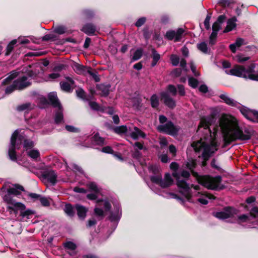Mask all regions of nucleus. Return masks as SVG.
Wrapping results in <instances>:
<instances>
[{
    "label": "nucleus",
    "instance_id": "f257e3e1",
    "mask_svg": "<svg viewBox=\"0 0 258 258\" xmlns=\"http://www.w3.org/2000/svg\"><path fill=\"white\" fill-rule=\"evenodd\" d=\"M219 127L222 134L223 144L225 148L237 141L245 142L250 140L254 135L255 131L250 127L242 128L233 119L223 114L219 120Z\"/></svg>",
    "mask_w": 258,
    "mask_h": 258
},
{
    "label": "nucleus",
    "instance_id": "f03ea898",
    "mask_svg": "<svg viewBox=\"0 0 258 258\" xmlns=\"http://www.w3.org/2000/svg\"><path fill=\"white\" fill-rule=\"evenodd\" d=\"M214 120V116L210 115L208 116H203L201 118L198 129L203 127L205 130H208L209 136H205L203 138L205 140L209 141L208 143L203 142L202 147L203 149V152L211 155L212 156L217 151H218V144L217 142V135L218 131V126H215L213 128L212 132L210 128V126L212 124Z\"/></svg>",
    "mask_w": 258,
    "mask_h": 258
},
{
    "label": "nucleus",
    "instance_id": "7ed1b4c3",
    "mask_svg": "<svg viewBox=\"0 0 258 258\" xmlns=\"http://www.w3.org/2000/svg\"><path fill=\"white\" fill-rule=\"evenodd\" d=\"M230 74L236 77L258 81V64L255 63L245 66L236 64L230 70Z\"/></svg>",
    "mask_w": 258,
    "mask_h": 258
},
{
    "label": "nucleus",
    "instance_id": "20e7f679",
    "mask_svg": "<svg viewBox=\"0 0 258 258\" xmlns=\"http://www.w3.org/2000/svg\"><path fill=\"white\" fill-rule=\"evenodd\" d=\"M192 176L195 177L198 182L209 189L218 190L225 188V186L219 184L222 181V177L220 175L212 177L209 175H200L194 170L190 171Z\"/></svg>",
    "mask_w": 258,
    "mask_h": 258
},
{
    "label": "nucleus",
    "instance_id": "39448f33",
    "mask_svg": "<svg viewBox=\"0 0 258 258\" xmlns=\"http://www.w3.org/2000/svg\"><path fill=\"white\" fill-rule=\"evenodd\" d=\"M180 128L174 124L171 120L168 121L165 124L159 125L158 131L161 133H164L172 136H176Z\"/></svg>",
    "mask_w": 258,
    "mask_h": 258
},
{
    "label": "nucleus",
    "instance_id": "423d86ee",
    "mask_svg": "<svg viewBox=\"0 0 258 258\" xmlns=\"http://www.w3.org/2000/svg\"><path fill=\"white\" fill-rule=\"evenodd\" d=\"M239 211L231 206H226L223 208V211L217 212L213 215L220 220H225L230 218H233L238 213Z\"/></svg>",
    "mask_w": 258,
    "mask_h": 258
},
{
    "label": "nucleus",
    "instance_id": "0eeeda50",
    "mask_svg": "<svg viewBox=\"0 0 258 258\" xmlns=\"http://www.w3.org/2000/svg\"><path fill=\"white\" fill-rule=\"evenodd\" d=\"M238 108L246 118L253 122L258 123V111L250 109L245 106H239Z\"/></svg>",
    "mask_w": 258,
    "mask_h": 258
},
{
    "label": "nucleus",
    "instance_id": "6e6552de",
    "mask_svg": "<svg viewBox=\"0 0 258 258\" xmlns=\"http://www.w3.org/2000/svg\"><path fill=\"white\" fill-rule=\"evenodd\" d=\"M160 95L161 101L164 103L165 106L171 109H174L176 107V101L170 97L167 92H162L160 93Z\"/></svg>",
    "mask_w": 258,
    "mask_h": 258
},
{
    "label": "nucleus",
    "instance_id": "1a4fd4ad",
    "mask_svg": "<svg viewBox=\"0 0 258 258\" xmlns=\"http://www.w3.org/2000/svg\"><path fill=\"white\" fill-rule=\"evenodd\" d=\"M41 176L43 179L47 180L52 185H55L57 182V175L53 170L44 171Z\"/></svg>",
    "mask_w": 258,
    "mask_h": 258
},
{
    "label": "nucleus",
    "instance_id": "9d476101",
    "mask_svg": "<svg viewBox=\"0 0 258 258\" xmlns=\"http://www.w3.org/2000/svg\"><path fill=\"white\" fill-rule=\"evenodd\" d=\"M11 194H9L7 189L6 194L3 197V201L9 205H12L15 207L24 208L25 204L21 202H16L13 199Z\"/></svg>",
    "mask_w": 258,
    "mask_h": 258
},
{
    "label": "nucleus",
    "instance_id": "9b49d317",
    "mask_svg": "<svg viewBox=\"0 0 258 258\" xmlns=\"http://www.w3.org/2000/svg\"><path fill=\"white\" fill-rule=\"evenodd\" d=\"M27 79L28 78L27 76H23L20 78L14 81V83L15 84L17 90H23L31 85V82L29 81L26 82Z\"/></svg>",
    "mask_w": 258,
    "mask_h": 258
},
{
    "label": "nucleus",
    "instance_id": "f8f14e48",
    "mask_svg": "<svg viewBox=\"0 0 258 258\" xmlns=\"http://www.w3.org/2000/svg\"><path fill=\"white\" fill-rule=\"evenodd\" d=\"M75 209L79 219L80 220L84 221L87 216V213L88 211V208L82 205L77 204L75 205Z\"/></svg>",
    "mask_w": 258,
    "mask_h": 258
},
{
    "label": "nucleus",
    "instance_id": "ddd939ff",
    "mask_svg": "<svg viewBox=\"0 0 258 258\" xmlns=\"http://www.w3.org/2000/svg\"><path fill=\"white\" fill-rule=\"evenodd\" d=\"M15 136H13L12 140V145H11V147L9 149L8 154L10 159L13 161H17V156L16 154V149H19V147H17L15 146Z\"/></svg>",
    "mask_w": 258,
    "mask_h": 258
},
{
    "label": "nucleus",
    "instance_id": "4468645a",
    "mask_svg": "<svg viewBox=\"0 0 258 258\" xmlns=\"http://www.w3.org/2000/svg\"><path fill=\"white\" fill-rule=\"evenodd\" d=\"M49 104L54 108L60 109L61 108V105L58 99L56 94L55 92H51L48 95Z\"/></svg>",
    "mask_w": 258,
    "mask_h": 258
},
{
    "label": "nucleus",
    "instance_id": "2eb2a0df",
    "mask_svg": "<svg viewBox=\"0 0 258 258\" xmlns=\"http://www.w3.org/2000/svg\"><path fill=\"white\" fill-rule=\"evenodd\" d=\"M7 189L9 194L17 197L21 195V191H25L24 187L22 185L17 183L14 184L13 187H9Z\"/></svg>",
    "mask_w": 258,
    "mask_h": 258
},
{
    "label": "nucleus",
    "instance_id": "dca6fc26",
    "mask_svg": "<svg viewBox=\"0 0 258 258\" xmlns=\"http://www.w3.org/2000/svg\"><path fill=\"white\" fill-rule=\"evenodd\" d=\"M81 30L88 35H94L96 30V27L92 23H88L83 26Z\"/></svg>",
    "mask_w": 258,
    "mask_h": 258
},
{
    "label": "nucleus",
    "instance_id": "f3484780",
    "mask_svg": "<svg viewBox=\"0 0 258 258\" xmlns=\"http://www.w3.org/2000/svg\"><path fill=\"white\" fill-rule=\"evenodd\" d=\"M111 85L109 84H100L96 85V88L98 90L101 91V96L107 97L110 92Z\"/></svg>",
    "mask_w": 258,
    "mask_h": 258
},
{
    "label": "nucleus",
    "instance_id": "a211bd4d",
    "mask_svg": "<svg viewBox=\"0 0 258 258\" xmlns=\"http://www.w3.org/2000/svg\"><path fill=\"white\" fill-rule=\"evenodd\" d=\"M13 136H15V146L20 148V145L22 143V141H24L25 140L24 136L22 135L19 134V131L18 130H15L12 135L11 138V145H12V140Z\"/></svg>",
    "mask_w": 258,
    "mask_h": 258
},
{
    "label": "nucleus",
    "instance_id": "6ab92c4d",
    "mask_svg": "<svg viewBox=\"0 0 258 258\" xmlns=\"http://www.w3.org/2000/svg\"><path fill=\"white\" fill-rule=\"evenodd\" d=\"M237 19L235 17H233L228 19L227 22V26L223 30V33H225L229 32L234 29L236 26V24L235 23Z\"/></svg>",
    "mask_w": 258,
    "mask_h": 258
},
{
    "label": "nucleus",
    "instance_id": "aec40b11",
    "mask_svg": "<svg viewBox=\"0 0 258 258\" xmlns=\"http://www.w3.org/2000/svg\"><path fill=\"white\" fill-rule=\"evenodd\" d=\"M20 211V216L23 218H26L27 219L31 218V216L35 214V211L31 209L26 210V206L24 208H18Z\"/></svg>",
    "mask_w": 258,
    "mask_h": 258
},
{
    "label": "nucleus",
    "instance_id": "412c9836",
    "mask_svg": "<svg viewBox=\"0 0 258 258\" xmlns=\"http://www.w3.org/2000/svg\"><path fill=\"white\" fill-rule=\"evenodd\" d=\"M219 98L222 99L224 103L231 106H237V105L239 104L237 101H234L233 99L227 96L226 94H221L219 95Z\"/></svg>",
    "mask_w": 258,
    "mask_h": 258
},
{
    "label": "nucleus",
    "instance_id": "4be33fe9",
    "mask_svg": "<svg viewBox=\"0 0 258 258\" xmlns=\"http://www.w3.org/2000/svg\"><path fill=\"white\" fill-rule=\"evenodd\" d=\"M75 207L70 203H67L64 205L63 211L69 217L72 218L75 215Z\"/></svg>",
    "mask_w": 258,
    "mask_h": 258
},
{
    "label": "nucleus",
    "instance_id": "5701e85b",
    "mask_svg": "<svg viewBox=\"0 0 258 258\" xmlns=\"http://www.w3.org/2000/svg\"><path fill=\"white\" fill-rule=\"evenodd\" d=\"M130 136L134 140L138 139L139 137L143 139H145L146 137V135L136 126L134 127V131L130 134Z\"/></svg>",
    "mask_w": 258,
    "mask_h": 258
},
{
    "label": "nucleus",
    "instance_id": "b1692460",
    "mask_svg": "<svg viewBox=\"0 0 258 258\" xmlns=\"http://www.w3.org/2000/svg\"><path fill=\"white\" fill-rule=\"evenodd\" d=\"M177 187L180 189V190L184 191H190V188L188 183L183 179L178 180L176 183Z\"/></svg>",
    "mask_w": 258,
    "mask_h": 258
},
{
    "label": "nucleus",
    "instance_id": "393cba45",
    "mask_svg": "<svg viewBox=\"0 0 258 258\" xmlns=\"http://www.w3.org/2000/svg\"><path fill=\"white\" fill-rule=\"evenodd\" d=\"M173 184V180L169 173H166L165 174L164 179L163 180V188L170 187Z\"/></svg>",
    "mask_w": 258,
    "mask_h": 258
},
{
    "label": "nucleus",
    "instance_id": "a878e982",
    "mask_svg": "<svg viewBox=\"0 0 258 258\" xmlns=\"http://www.w3.org/2000/svg\"><path fill=\"white\" fill-rule=\"evenodd\" d=\"M151 57L152 58L153 60L151 66L152 67H154L157 65L158 61L161 58L160 55L157 52L155 48L152 49Z\"/></svg>",
    "mask_w": 258,
    "mask_h": 258
},
{
    "label": "nucleus",
    "instance_id": "bb28decb",
    "mask_svg": "<svg viewBox=\"0 0 258 258\" xmlns=\"http://www.w3.org/2000/svg\"><path fill=\"white\" fill-rule=\"evenodd\" d=\"M92 140L97 145L102 146L106 144L104 138L100 137L98 133L92 137Z\"/></svg>",
    "mask_w": 258,
    "mask_h": 258
},
{
    "label": "nucleus",
    "instance_id": "cd10ccee",
    "mask_svg": "<svg viewBox=\"0 0 258 258\" xmlns=\"http://www.w3.org/2000/svg\"><path fill=\"white\" fill-rule=\"evenodd\" d=\"M63 119V115L62 112V107L56 112L55 115L54 121L56 124H59L61 122Z\"/></svg>",
    "mask_w": 258,
    "mask_h": 258
},
{
    "label": "nucleus",
    "instance_id": "c85d7f7f",
    "mask_svg": "<svg viewBox=\"0 0 258 258\" xmlns=\"http://www.w3.org/2000/svg\"><path fill=\"white\" fill-rule=\"evenodd\" d=\"M87 67L78 63H75L74 66V70L78 74H83L86 72Z\"/></svg>",
    "mask_w": 258,
    "mask_h": 258
},
{
    "label": "nucleus",
    "instance_id": "c756f323",
    "mask_svg": "<svg viewBox=\"0 0 258 258\" xmlns=\"http://www.w3.org/2000/svg\"><path fill=\"white\" fill-rule=\"evenodd\" d=\"M27 155L34 160L40 158V153L38 150L32 149L27 152Z\"/></svg>",
    "mask_w": 258,
    "mask_h": 258
},
{
    "label": "nucleus",
    "instance_id": "7c9ffc66",
    "mask_svg": "<svg viewBox=\"0 0 258 258\" xmlns=\"http://www.w3.org/2000/svg\"><path fill=\"white\" fill-rule=\"evenodd\" d=\"M150 180L153 183L159 185L160 187L162 188L163 179L162 178V176L161 175L157 176H152L150 177Z\"/></svg>",
    "mask_w": 258,
    "mask_h": 258
},
{
    "label": "nucleus",
    "instance_id": "2f4dec72",
    "mask_svg": "<svg viewBox=\"0 0 258 258\" xmlns=\"http://www.w3.org/2000/svg\"><path fill=\"white\" fill-rule=\"evenodd\" d=\"M59 84L60 88L62 91L69 93L72 92L73 89L71 88V86L68 82L62 81L60 82Z\"/></svg>",
    "mask_w": 258,
    "mask_h": 258
},
{
    "label": "nucleus",
    "instance_id": "473e14b6",
    "mask_svg": "<svg viewBox=\"0 0 258 258\" xmlns=\"http://www.w3.org/2000/svg\"><path fill=\"white\" fill-rule=\"evenodd\" d=\"M151 105L153 108H157L159 105V101L156 94H153L150 98Z\"/></svg>",
    "mask_w": 258,
    "mask_h": 258
},
{
    "label": "nucleus",
    "instance_id": "72a5a7b5",
    "mask_svg": "<svg viewBox=\"0 0 258 258\" xmlns=\"http://www.w3.org/2000/svg\"><path fill=\"white\" fill-rule=\"evenodd\" d=\"M198 49L205 54L209 53L208 52V48L207 44L205 42L198 43L197 44Z\"/></svg>",
    "mask_w": 258,
    "mask_h": 258
},
{
    "label": "nucleus",
    "instance_id": "f704fd0d",
    "mask_svg": "<svg viewBox=\"0 0 258 258\" xmlns=\"http://www.w3.org/2000/svg\"><path fill=\"white\" fill-rule=\"evenodd\" d=\"M17 40L16 39H14L9 43L6 48V52L5 53L6 55H8L11 53L13 50L14 46L17 43Z\"/></svg>",
    "mask_w": 258,
    "mask_h": 258
},
{
    "label": "nucleus",
    "instance_id": "c9c22d12",
    "mask_svg": "<svg viewBox=\"0 0 258 258\" xmlns=\"http://www.w3.org/2000/svg\"><path fill=\"white\" fill-rule=\"evenodd\" d=\"M31 109V103H26L25 104H23L20 105H18L17 107V111L19 112L23 111H28Z\"/></svg>",
    "mask_w": 258,
    "mask_h": 258
},
{
    "label": "nucleus",
    "instance_id": "e433bc0d",
    "mask_svg": "<svg viewBox=\"0 0 258 258\" xmlns=\"http://www.w3.org/2000/svg\"><path fill=\"white\" fill-rule=\"evenodd\" d=\"M143 49L142 48L137 49L134 53L132 58L133 61L138 60L140 59L143 55Z\"/></svg>",
    "mask_w": 258,
    "mask_h": 258
},
{
    "label": "nucleus",
    "instance_id": "4c0bfd02",
    "mask_svg": "<svg viewBox=\"0 0 258 258\" xmlns=\"http://www.w3.org/2000/svg\"><path fill=\"white\" fill-rule=\"evenodd\" d=\"M87 186L90 191H94L95 194L100 192L99 189L98 188L97 185L94 182H90L87 184Z\"/></svg>",
    "mask_w": 258,
    "mask_h": 258
},
{
    "label": "nucleus",
    "instance_id": "58836bf2",
    "mask_svg": "<svg viewBox=\"0 0 258 258\" xmlns=\"http://www.w3.org/2000/svg\"><path fill=\"white\" fill-rule=\"evenodd\" d=\"M94 213L95 215L98 217L99 220H102L105 216L103 211L99 208H94Z\"/></svg>",
    "mask_w": 258,
    "mask_h": 258
},
{
    "label": "nucleus",
    "instance_id": "ea45409f",
    "mask_svg": "<svg viewBox=\"0 0 258 258\" xmlns=\"http://www.w3.org/2000/svg\"><path fill=\"white\" fill-rule=\"evenodd\" d=\"M142 100L140 98H133L132 99V103L133 107H135L137 109L139 110L142 107Z\"/></svg>",
    "mask_w": 258,
    "mask_h": 258
},
{
    "label": "nucleus",
    "instance_id": "a19ab883",
    "mask_svg": "<svg viewBox=\"0 0 258 258\" xmlns=\"http://www.w3.org/2000/svg\"><path fill=\"white\" fill-rule=\"evenodd\" d=\"M114 132L117 134H122L127 132V128L126 125H121L115 127L113 129Z\"/></svg>",
    "mask_w": 258,
    "mask_h": 258
},
{
    "label": "nucleus",
    "instance_id": "79ce46f5",
    "mask_svg": "<svg viewBox=\"0 0 258 258\" xmlns=\"http://www.w3.org/2000/svg\"><path fill=\"white\" fill-rule=\"evenodd\" d=\"M34 145V142L30 139H25L24 140L23 146L26 150L33 148Z\"/></svg>",
    "mask_w": 258,
    "mask_h": 258
},
{
    "label": "nucleus",
    "instance_id": "37998d69",
    "mask_svg": "<svg viewBox=\"0 0 258 258\" xmlns=\"http://www.w3.org/2000/svg\"><path fill=\"white\" fill-rule=\"evenodd\" d=\"M76 93L77 94V96L78 98H80L83 100H88V99L86 98V92L82 88H79L78 90L76 91Z\"/></svg>",
    "mask_w": 258,
    "mask_h": 258
},
{
    "label": "nucleus",
    "instance_id": "c03bdc74",
    "mask_svg": "<svg viewBox=\"0 0 258 258\" xmlns=\"http://www.w3.org/2000/svg\"><path fill=\"white\" fill-rule=\"evenodd\" d=\"M197 164L196 160L191 159L186 164V167L189 170H192L197 167Z\"/></svg>",
    "mask_w": 258,
    "mask_h": 258
},
{
    "label": "nucleus",
    "instance_id": "a18cd8bd",
    "mask_svg": "<svg viewBox=\"0 0 258 258\" xmlns=\"http://www.w3.org/2000/svg\"><path fill=\"white\" fill-rule=\"evenodd\" d=\"M168 93H170L172 96H175L177 93V90L175 86L173 85H168L167 87Z\"/></svg>",
    "mask_w": 258,
    "mask_h": 258
},
{
    "label": "nucleus",
    "instance_id": "49530a36",
    "mask_svg": "<svg viewBox=\"0 0 258 258\" xmlns=\"http://www.w3.org/2000/svg\"><path fill=\"white\" fill-rule=\"evenodd\" d=\"M17 76V73H15L11 74L8 77H7L5 79L3 80V85H7L10 83L13 79L16 78Z\"/></svg>",
    "mask_w": 258,
    "mask_h": 258
},
{
    "label": "nucleus",
    "instance_id": "de8ad7c7",
    "mask_svg": "<svg viewBox=\"0 0 258 258\" xmlns=\"http://www.w3.org/2000/svg\"><path fill=\"white\" fill-rule=\"evenodd\" d=\"M56 39V37L55 35L52 34H48L44 35L42 38V40L43 41H54Z\"/></svg>",
    "mask_w": 258,
    "mask_h": 258
},
{
    "label": "nucleus",
    "instance_id": "09e8293b",
    "mask_svg": "<svg viewBox=\"0 0 258 258\" xmlns=\"http://www.w3.org/2000/svg\"><path fill=\"white\" fill-rule=\"evenodd\" d=\"M66 27L62 25L58 26L55 27L54 30V32L55 33L61 35L66 33Z\"/></svg>",
    "mask_w": 258,
    "mask_h": 258
},
{
    "label": "nucleus",
    "instance_id": "8fccbe9b",
    "mask_svg": "<svg viewBox=\"0 0 258 258\" xmlns=\"http://www.w3.org/2000/svg\"><path fill=\"white\" fill-rule=\"evenodd\" d=\"M83 15L88 19H91L94 17V12L89 9H85L82 11Z\"/></svg>",
    "mask_w": 258,
    "mask_h": 258
},
{
    "label": "nucleus",
    "instance_id": "3c124183",
    "mask_svg": "<svg viewBox=\"0 0 258 258\" xmlns=\"http://www.w3.org/2000/svg\"><path fill=\"white\" fill-rule=\"evenodd\" d=\"M188 85L192 88H196L199 84V81L197 79L190 77L188 79Z\"/></svg>",
    "mask_w": 258,
    "mask_h": 258
},
{
    "label": "nucleus",
    "instance_id": "603ef678",
    "mask_svg": "<svg viewBox=\"0 0 258 258\" xmlns=\"http://www.w3.org/2000/svg\"><path fill=\"white\" fill-rule=\"evenodd\" d=\"M184 33V30L182 28H178L176 32H175L176 36L174 40L175 42H178L180 40L182 35Z\"/></svg>",
    "mask_w": 258,
    "mask_h": 258
},
{
    "label": "nucleus",
    "instance_id": "864d4df0",
    "mask_svg": "<svg viewBox=\"0 0 258 258\" xmlns=\"http://www.w3.org/2000/svg\"><path fill=\"white\" fill-rule=\"evenodd\" d=\"M171 63L173 66H177L179 63V57L175 54H172L170 57Z\"/></svg>",
    "mask_w": 258,
    "mask_h": 258
},
{
    "label": "nucleus",
    "instance_id": "5fc2aeb1",
    "mask_svg": "<svg viewBox=\"0 0 258 258\" xmlns=\"http://www.w3.org/2000/svg\"><path fill=\"white\" fill-rule=\"evenodd\" d=\"M64 246L66 248L74 250L77 248V246L75 243L72 241H68L64 244Z\"/></svg>",
    "mask_w": 258,
    "mask_h": 258
},
{
    "label": "nucleus",
    "instance_id": "6e6d98bb",
    "mask_svg": "<svg viewBox=\"0 0 258 258\" xmlns=\"http://www.w3.org/2000/svg\"><path fill=\"white\" fill-rule=\"evenodd\" d=\"M176 33L173 30H169L166 32L165 37L169 40L175 39Z\"/></svg>",
    "mask_w": 258,
    "mask_h": 258
},
{
    "label": "nucleus",
    "instance_id": "4d7b16f0",
    "mask_svg": "<svg viewBox=\"0 0 258 258\" xmlns=\"http://www.w3.org/2000/svg\"><path fill=\"white\" fill-rule=\"evenodd\" d=\"M15 90H17L15 84L13 82L11 85L7 86L5 90V93L6 94H10L14 92Z\"/></svg>",
    "mask_w": 258,
    "mask_h": 258
},
{
    "label": "nucleus",
    "instance_id": "13d9d810",
    "mask_svg": "<svg viewBox=\"0 0 258 258\" xmlns=\"http://www.w3.org/2000/svg\"><path fill=\"white\" fill-rule=\"evenodd\" d=\"M249 215L253 218H258V207H253L249 212Z\"/></svg>",
    "mask_w": 258,
    "mask_h": 258
},
{
    "label": "nucleus",
    "instance_id": "bf43d9fd",
    "mask_svg": "<svg viewBox=\"0 0 258 258\" xmlns=\"http://www.w3.org/2000/svg\"><path fill=\"white\" fill-rule=\"evenodd\" d=\"M211 16H212L211 13H209L208 14H207V15L206 17V19H205V21H204V25H205V28L207 30H209L210 28V20L211 19Z\"/></svg>",
    "mask_w": 258,
    "mask_h": 258
},
{
    "label": "nucleus",
    "instance_id": "052dcab7",
    "mask_svg": "<svg viewBox=\"0 0 258 258\" xmlns=\"http://www.w3.org/2000/svg\"><path fill=\"white\" fill-rule=\"evenodd\" d=\"M143 36L146 40H149L151 36L152 32L150 31L148 27H145L143 30Z\"/></svg>",
    "mask_w": 258,
    "mask_h": 258
},
{
    "label": "nucleus",
    "instance_id": "680f3d73",
    "mask_svg": "<svg viewBox=\"0 0 258 258\" xmlns=\"http://www.w3.org/2000/svg\"><path fill=\"white\" fill-rule=\"evenodd\" d=\"M89 106L92 109L95 111H98L100 109V106L99 104L94 101H90L89 103Z\"/></svg>",
    "mask_w": 258,
    "mask_h": 258
},
{
    "label": "nucleus",
    "instance_id": "e2e57ef3",
    "mask_svg": "<svg viewBox=\"0 0 258 258\" xmlns=\"http://www.w3.org/2000/svg\"><path fill=\"white\" fill-rule=\"evenodd\" d=\"M146 21L145 17H141L139 18L135 23V26L137 27H140L143 25Z\"/></svg>",
    "mask_w": 258,
    "mask_h": 258
},
{
    "label": "nucleus",
    "instance_id": "0e129e2a",
    "mask_svg": "<svg viewBox=\"0 0 258 258\" xmlns=\"http://www.w3.org/2000/svg\"><path fill=\"white\" fill-rule=\"evenodd\" d=\"M101 151L103 153L112 154H114V151L110 146H107L102 148Z\"/></svg>",
    "mask_w": 258,
    "mask_h": 258
},
{
    "label": "nucleus",
    "instance_id": "69168bd1",
    "mask_svg": "<svg viewBox=\"0 0 258 258\" xmlns=\"http://www.w3.org/2000/svg\"><path fill=\"white\" fill-rule=\"evenodd\" d=\"M142 156V153L138 149H135L134 153L132 154L133 158L137 160L141 159Z\"/></svg>",
    "mask_w": 258,
    "mask_h": 258
},
{
    "label": "nucleus",
    "instance_id": "338daca9",
    "mask_svg": "<svg viewBox=\"0 0 258 258\" xmlns=\"http://www.w3.org/2000/svg\"><path fill=\"white\" fill-rule=\"evenodd\" d=\"M182 70L180 68H175L172 71L171 73L172 76L176 78L180 76Z\"/></svg>",
    "mask_w": 258,
    "mask_h": 258
},
{
    "label": "nucleus",
    "instance_id": "774afa93",
    "mask_svg": "<svg viewBox=\"0 0 258 258\" xmlns=\"http://www.w3.org/2000/svg\"><path fill=\"white\" fill-rule=\"evenodd\" d=\"M40 201L41 205L44 207H49L50 206V204L49 201L45 197L40 198Z\"/></svg>",
    "mask_w": 258,
    "mask_h": 258
}]
</instances>
